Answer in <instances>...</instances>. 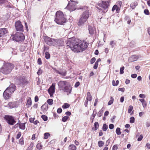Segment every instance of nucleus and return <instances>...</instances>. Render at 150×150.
Here are the masks:
<instances>
[{"label": "nucleus", "mask_w": 150, "mask_h": 150, "mask_svg": "<svg viewBox=\"0 0 150 150\" xmlns=\"http://www.w3.org/2000/svg\"><path fill=\"white\" fill-rule=\"evenodd\" d=\"M66 44L73 52H83L88 47L86 42L74 38L69 39Z\"/></svg>", "instance_id": "nucleus-1"}, {"label": "nucleus", "mask_w": 150, "mask_h": 150, "mask_svg": "<svg viewBox=\"0 0 150 150\" xmlns=\"http://www.w3.org/2000/svg\"><path fill=\"white\" fill-rule=\"evenodd\" d=\"M59 89L64 92L68 93L67 94H70L72 90V87L70 83L66 81H60L58 83Z\"/></svg>", "instance_id": "nucleus-2"}, {"label": "nucleus", "mask_w": 150, "mask_h": 150, "mask_svg": "<svg viewBox=\"0 0 150 150\" xmlns=\"http://www.w3.org/2000/svg\"><path fill=\"white\" fill-rule=\"evenodd\" d=\"M67 21L62 12L60 11H57L55 14V21L58 24L64 25Z\"/></svg>", "instance_id": "nucleus-3"}, {"label": "nucleus", "mask_w": 150, "mask_h": 150, "mask_svg": "<svg viewBox=\"0 0 150 150\" xmlns=\"http://www.w3.org/2000/svg\"><path fill=\"white\" fill-rule=\"evenodd\" d=\"M13 64L9 62H4L2 67L1 68L0 71L5 74L10 73L13 69Z\"/></svg>", "instance_id": "nucleus-4"}, {"label": "nucleus", "mask_w": 150, "mask_h": 150, "mask_svg": "<svg viewBox=\"0 0 150 150\" xmlns=\"http://www.w3.org/2000/svg\"><path fill=\"white\" fill-rule=\"evenodd\" d=\"M109 1H101L100 3H98V5L100 7H96L99 10V12L101 13L106 12L108 10Z\"/></svg>", "instance_id": "nucleus-5"}, {"label": "nucleus", "mask_w": 150, "mask_h": 150, "mask_svg": "<svg viewBox=\"0 0 150 150\" xmlns=\"http://www.w3.org/2000/svg\"><path fill=\"white\" fill-rule=\"evenodd\" d=\"M14 81L17 85L19 86L25 85L28 83L25 76H15Z\"/></svg>", "instance_id": "nucleus-6"}, {"label": "nucleus", "mask_w": 150, "mask_h": 150, "mask_svg": "<svg viewBox=\"0 0 150 150\" xmlns=\"http://www.w3.org/2000/svg\"><path fill=\"white\" fill-rule=\"evenodd\" d=\"M89 15V12L88 10H86L83 13L78 23V25L79 27L83 25L88 18Z\"/></svg>", "instance_id": "nucleus-7"}, {"label": "nucleus", "mask_w": 150, "mask_h": 150, "mask_svg": "<svg viewBox=\"0 0 150 150\" xmlns=\"http://www.w3.org/2000/svg\"><path fill=\"white\" fill-rule=\"evenodd\" d=\"M25 37L23 33L21 32H17L12 38L13 40L17 42L23 41L25 40Z\"/></svg>", "instance_id": "nucleus-8"}, {"label": "nucleus", "mask_w": 150, "mask_h": 150, "mask_svg": "<svg viewBox=\"0 0 150 150\" xmlns=\"http://www.w3.org/2000/svg\"><path fill=\"white\" fill-rule=\"evenodd\" d=\"M4 119L10 125H13L16 122V119L12 116L6 115Z\"/></svg>", "instance_id": "nucleus-9"}, {"label": "nucleus", "mask_w": 150, "mask_h": 150, "mask_svg": "<svg viewBox=\"0 0 150 150\" xmlns=\"http://www.w3.org/2000/svg\"><path fill=\"white\" fill-rule=\"evenodd\" d=\"M64 44V41L62 39H54L53 46L59 48L60 47L63 46Z\"/></svg>", "instance_id": "nucleus-10"}, {"label": "nucleus", "mask_w": 150, "mask_h": 150, "mask_svg": "<svg viewBox=\"0 0 150 150\" xmlns=\"http://www.w3.org/2000/svg\"><path fill=\"white\" fill-rule=\"evenodd\" d=\"M71 2H69L67 6L65 8H67L68 10L71 11H74L76 9V5L78 3L77 2H75L71 0Z\"/></svg>", "instance_id": "nucleus-11"}, {"label": "nucleus", "mask_w": 150, "mask_h": 150, "mask_svg": "<svg viewBox=\"0 0 150 150\" xmlns=\"http://www.w3.org/2000/svg\"><path fill=\"white\" fill-rule=\"evenodd\" d=\"M15 27L17 31H20L22 32L23 31V26L20 21L16 22Z\"/></svg>", "instance_id": "nucleus-12"}, {"label": "nucleus", "mask_w": 150, "mask_h": 150, "mask_svg": "<svg viewBox=\"0 0 150 150\" xmlns=\"http://www.w3.org/2000/svg\"><path fill=\"white\" fill-rule=\"evenodd\" d=\"M44 40L48 45L50 46H53L54 39L52 38L47 36L44 37Z\"/></svg>", "instance_id": "nucleus-13"}, {"label": "nucleus", "mask_w": 150, "mask_h": 150, "mask_svg": "<svg viewBox=\"0 0 150 150\" xmlns=\"http://www.w3.org/2000/svg\"><path fill=\"white\" fill-rule=\"evenodd\" d=\"M55 84L53 83L48 90V93L51 97L53 96V95L55 92Z\"/></svg>", "instance_id": "nucleus-14"}, {"label": "nucleus", "mask_w": 150, "mask_h": 150, "mask_svg": "<svg viewBox=\"0 0 150 150\" xmlns=\"http://www.w3.org/2000/svg\"><path fill=\"white\" fill-rule=\"evenodd\" d=\"M16 87L14 84L13 83H11L9 86H8L6 89L10 93L12 94L14 91L16 90Z\"/></svg>", "instance_id": "nucleus-15"}, {"label": "nucleus", "mask_w": 150, "mask_h": 150, "mask_svg": "<svg viewBox=\"0 0 150 150\" xmlns=\"http://www.w3.org/2000/svg\"><path fill=\"white\" fill-rule=\"evenodd\" d=\"M11 93H10V92L6 89L3 93V96L4 98L7 100L11 97Z\"/></svg>", "instance_id": "nucleus-16"}, {"label": "nucleus", "mask_w": 150, "mask_h": 150, "mask_svg": "<svg viewBox=\"0 0 150 150\" xmlns=\"http://www.w3.org/2000/svg\"><path fill=\"white\" fill-rule=\"evenodd\" d=\"M7 33V30L6 28H2L0 29V39H2L5 34Z\"/></svg>", "instance_id": "nucleus-17"}, {"label": "nucleus", "mask_w": 150, "mask_h": 150, "mask_svg": "<svg viewBox=\"0 0 150 150\" xmlns=\"http://www.w3.org/2000/svg\"><path fill=\"white\" fill-rule=\"evenodd\" d=\"M139 57L136 55H133L129 59V62H133L137 61Z\"/></svg>", "instance_id": "nucleus-18"}, {"label": "nucleus", "mask_w": 150, "mask_h": 150, "mask_svg": "<svg viewBox=\"0 0 150 150\" xmlns=\"http://www.w3.org/2000/svg\"><path fill=\"white\" fill-rule=\"evenodd\" d=\"M89 33L91 35H93L95 32V30L94 28H93L91 26H88Z\"/></svg>", "instance_id": "nucleus-19"}, {"label": "nucleus", "mask_w": 150, "mask_h": 150, "mask_svg": "<svg viewBox=\"0 0 150 150\" xmlns=\"http://www.w3.org/2000/svg\"><path fill=\"white\" fill-rule=\"evenodd\" d=\"M8 106L11 108H13L16 106V103L15 102H10L8 103Z\"/></svg>", "instance_id": "nucleus-20"}, {"label": "nucleus", "mask_w": 150, "mask_h": 150, "mask_svg": "<svg viewBox=\"0 0 150 150\" xmlns=\"http://www.w3.org/2000/svg\"><path fill=\"white\" fill-rule=\"evenodd\" d=\"M92 99V96L90 92H88L87 93L86 96V100L89 101H91Z\"/></svg>", "instance_id": "nucleus-21"}, {"label": "nucleus", "mask_w": 150, "mask_h": 150, "mask_svg": "<svg viewBox=\"0 0 150 150\" xmlns=\"http://www.w3.org/2000/svg\"><path fill=\"white\" fill-rule=\"evenodd\" d=\"M48 109L47 105L46 104H44L41 107V109L44 112L46 111Z\"/></svg>", "instance_id": "nucleus-22"}, {"label": "nucleus", "mask_w": 150, "mask_h": 150, "mask_svg": "<svg viewBox=\"0 0 150 150\" xmlns=\"http://www.w3.org/2000/svg\"><path fill=\"white\" fill-rule=\"evenodd\" d=\"M138 5V3L137 2H132L130 4V7L132 9H133Z\"/></svg>", "instance_id": "nucleus-23"}, {"label": "nucleus", "mask_w": 150, "mask_h": 150, "mask_svg": "<svg viewBox=\"0 0 150 150\" xmlns=\"http://www.w3.org/2000/svg\"><path fill=\"white\" fill-rule=\"evenodd\" d=\"M57 73L63 76H65L67 74V71L66 70L60 71H57Z\"/></svg>", "instance_id": "nucleus-24"}, {"label": "nucleus", "mask_w": 150, "mask_h": 150, "mask_svg": "<svg viewBox=\"0 0 150 150\" xmlns=\"http://www.w3.org/2000/svg\"><path fill=\"white\" fill-rule=\"evenodd\" d=\"M26 123H21L19 124V128L22 129L24 130L25 129V124Z\"/></svg>", "instance_id": "nucleus-25"}, {"label": "nucleus", "mask_w": 150, "mask_h": 150, "mask_svg": "<svg viewBox=\"0 0 150 150\" xmlns=\"http://www.w3.org/2000/svg\"><path fill=\"white\" fill-rule=\"evenodd\" d=\"M94 128H93L92 129L94 131L98 129L99 127V125L98 122H95L94 124Z\"/></svg>", "instance_id": "nucleus-26"}, {"label": "nucleus", "mask_w": 150, "mask_h": 150, "mask_svg": "<svg viewBox=\"0 0 150 150\" xmlns=\"http://www.w3.org/2000/svg\"><path fill=\"white\" fill-rule=\"evenodd\" d=\"M76 148L74 144L70 145L69 146V150H76Z\"/></svg>", "instance_id": "nucleus-27"}, {"label": "nucleus", "mask_w": 150, "mask_h": 150, "mask_svg": "<svg viewBox=\"0 0 150 150\" xmlns=\"http://www.w3.org/2000/svg\"><path fill=\"white\" fill-rule=\"evenodd\" d=\"M70 105L69 104L67 103H65L62 105V107L63 109H67L69 108Z\"/></svg>", "instance_id": "nucleus-28"}, {"label": "nucleus", "mask_w": 150, "mask_h": 150, "mask_svg": "<svg viewBox=\"0 0 150 150\" xmlns=\"http://www.w3.org/2000/svg\"><path fill=\"white\" fill-rule=\"evenodd\" d=\"M108 127L106 124H104L103 125L102 129L104 131H106L108 129Z\"/></svg>", "instance_id": "nucleus-29"}, {"label": "nucleus", "mask_w": 150, "mask_h": 150, "mask_svg": "<svg viewBox=\"0 0 150 150\" xmlns=\"http://www.w3.org/2000/svg\"><path fill=\"white\" fill-rule=\"evenodd\" d=\"M120 128L119 127L117 128L116 130V132L117 135H119L121 134V132L120 131Z\"/></svg>", "instance_id": "nucleus-30"}, {"label": "nucleus", "mask_w": 150, "mask_h": 150, "mask_svg": "<svg viewBox=\"0 0 150 150\" xmlns=\"http://www.w3.org/2000/svg\"><path fill=\"white\" fill-rule=\"evenodd\" d=\"M104 144V142L102 141H99L98 142V146L100 147L103 146Z\"/></svg>", "instance_id": "nucleus-31"}, {"label": "nucleus", "mask_w": 150, "mask_h": 150, "mask_svg": "<svg viewBox=\"0 0 150 150\" xmlns=\"http://www.w3.org/2000/svg\"><path fill=\"white\" fill-rule=\"evenodd\" d=\"M34 145L33 143L31 142L30 144V146L28 147V149L26 150H32L33 149V147Z\"/></svg>", "instance_id": "nucleus-32"}, {"label": "nucleus", "mask_w": 150, "mask_h": 150, "mask_svg": "<svg viewBox=\"0 0 150 150\" xmlns=\"http://www.w3.org/2000/svg\"><path fill=\"white\" fill-rule=\"evenodd\" d=\"M119 82L118 80H117L116 82L114 80H113L112 81V85L114 86H117Z\"/></svg>", "instance_id": "nucleus-33"}, {"label": "nucleus", "mask_w": 150, "mask_h": 150, "mask_svg": "<svg viewBox=\"0 0 150 150\" xmlns=\"http://www.w3.org/2000/svg\"><path fill=\"white\" fill-rule=\"evenodd\" d=\"M110 100L108 102V105H110L113 103L114 101V99L112 97H110Z\"/></svg>", "instance_id": "nucleus-34"}, {"label": "nucleus", "mask_w": 150, "mask_h": 150, "mask_svg": "<svg viewBox=\"0 0 150 150\" xmlns=\"http://www.w3.org/2000/svg\"><path fill=\"white\" fill-rule=\"evenodd\" d=\"M50 135V134L49 133L46 132L44 134V138L45 139H47Z\"/></svg>", "instance_id": "nucleus-35"}, {"label": "nucleus", "mask_w": 150, "mask_h": 150, "mask_svg": "<svg viewBox=\"0 0 150 150\" xmlns=\"http://www.w3.org/2000/svg\"><path fill=\"white\" fill-rule=\"evenodd\" d=\"M45 57L47 59H48L50 58V54H49V53L48 52H45Z\"/></svg>", "instance_id": "nucleus-36"}, {"label": "nucleus", "mask_w": 150, "mask_h": 150, "mask_svg": "<svg viewBox=\"0 0 150 150\" xmlns=\"http://www.w3.org/2000/svg\"><path fill=\"white\" fill-rule=\"evenodd\" d=\"M103 111V110L102 109H101L98 112L97 115V116L99 117H101L102 115Z\"/></svg>", "instance_id": "nucleus-37"}, {"label": "nucleus", "mask_w": 150, "mask_h": 150, "mask_svg": "<svg viewBox=\"0 0 150 150\" xmlns=\"http://www.w3.org/2000/svg\"><path fill=\"white\" fill-rule=\"evenodd\" d=\"M69 117L68 116H65L62 117V121L64 122H66L68 119Z\"/></svg>", "instance_id": "nucleus-38"}, {"label": "nucleus", "mask_w": 150, "mask_h": 150, "mask_svg": "<svg viewBox=\"0 0 150 150\" xmlns=\"http://www.w3.org/2000/svg\"><path fill=\"white\" fill-rule=\"evenodd\" d=\"M47 102L49 105H52L53 104V100L52 99H48Z\"/></svg>", "instance_id": "nucleus-39"}, {"label": "nucleus", "mask_w": 150, "mask_h": 150, "mask_svg": "<svg viewBox=\"0 0 150 150\" xmlns=\"http://www.w3.org/2000/svg\"><path fill=\"white\" fill-rule=\"evenodd\" d=\"M36 147L37 149L40 150L42 149V146L41 144L38 143L37 144Z\"/></svg>", "instance_id": "nucleus-40"}, {"label": "nucleus", "mask_w": 150, "mask_h": 150, "mask_svg": "<svg viewBox=\"0 0 150 150\" xmlns=\"http://www.w3.org/2000/svg\"><path fill=\"white\" fill-rule=\"evenodd\" d=\"M41 117L44 121H46L47 120V117L45 115H42Z\"/></svg>", "instance_id": "nucleus-41"}, {"label": "nucleus", "mask_w": 150, "mask_h": 150, "mask_svg": "<svg viewBox=\"0 0 150 150\" xmlns=\"http://www.w3.org/2000/svg\"><path fill=\"white\" fill-rule=\"evenodd\" d=\"M32 104V101L30 98L28 99L26 105H31Z\"/></svg>", "instance_id": "nucleus-42"}, {"label": "nucleus", "mask_w": 150, "mask_h": 150, "mask_svg": "<svg viewBox=\"0 0 150 150\" xmlns=\"http://www.w3.org/2000/svg\"><path fill=\"white\" fill-rule=\"evenodd\" d=\"M124 69L125 67L124 66H123L120 68V74H122L124 73Z\"/></svg>", "instance_id": "nucleus-43"}, {"label": "nucleus", "mask_w": 150, "mask_h": 150, "mask_svg": "<svg viewBox=\"0 0 150 150\" xmlns=\"http://www.w3.org/2000/svg\"><path fill=\"white\" fill-rule=\"evenodd\" d=\"M96 113H97V112H96V110L94 109L93 110V113L92 115V116L93 117V118L92 122H93V119H94L95 117V116L96 114Z\"/></svg>", "instance_id": "nucleus-44"}, {"label": "nucleus", "mask_w": 150, "mask_h": 150, "mask_svg": "<svg viewBox=\"0 0 150 150\" xmlns=\"http://www.w3.org/2000/svg\"><path fill=\"white\" fill-rule=\"evenodd\" d=\"M130 122L131 123H133L134 122L135 118L134 117H132L130 118Z\"/></svg>", "instance_id": "nucleus-45"}, {"label": "nucleus", "mask_w": 150, "mask_h": 150, "mask_svg": "<svg viewBox=\"0 0 150 150\" xmlns=\"http://www.w3.org/2000/svg\"><path fill=\"white\" fill-rule=\"evenodd\" d=\"M19 143L21 144V145H23L24 144V141L23 138L21 137L19 140Z\"/></svg>", "instance_id": "nucleus-46"}, {"label": "nucleus", "mask_w": 150, "mask_h": 150, "mask_svg": "<svg viewBox=\"0 0 150 150\" xmlns=\"http://www.w3.org/2000/svg\"><path fill=\"white\" fill-rule=\"evenodd\" d=\"M133 107L131 105L129 106V108L128 109V112L129 113H130L131 112V111H132V110H133Z\"/></svg>", "instance_id": "nucleus-47"}, {"label": "nucleus", "mask_w": 150, "mask_h": 150, "mask_svg": "<svg viewBox=\"0 0 150 150\" xmlns=\"http://www.w3.org/2000/svg\"><path fill=\"white\" fill-rule=\"evenodd\" d=\"M146 127H149L150 126V120H148L146 122Z\"/></svg>", "instance_id": "nucleus-48"}, {"label": "nucleus", "mask_w": 150, "mask_h": 150, "mask_svg": "<svg viewBox=\"0 0 150 150\" xmlns=\"http://www.w3.org/2000/svg\"><path fill=\"white\" fill-rule=\"evenodd\" d=\"M96 59L95 57L92 58L91 60L90 63L91 64H93L95 61Z\"/></svg>", "instance_id": "nucleus-49"}, {"label": "nucleus", "mask_w": 150, "mask_h": 150, "mask_svg": "<svg viewBox=\"0 0 150 150\" xmlns=\"http://www.w3.org/2000/svg\"><path fill=\"white\" fill-rule=\"evenodd\" d=\"M143 138V135H142V134H141L139 137H138V138L137 139V141H141V140H142V139Z\"/></svg>", "instance_id": "nucleus-50"}, {"label": "nucleus", "mask_w": 150, "mask_h": 150, "mask_svg": "<svg viewBox=\"0 0 150 150\" xmlns=\"http://www.w3.org/2000/svg\"><path fill=\"white\" fill-rule=\"evenodd\" d=\"M38 63L39 65H41L42 64V62L41 59L39 58L38 59Z\"/></svg>", "instance_id": "nucleus-51"}, {"label": "nucleus", "mask_w": 150, "mask_h": 150, "mask_svg": "<svg viewBox=\"0 0 150 150\" xmlns=\"http://www.w3.org/2000/svg\"><path fill=\"white\" fill-rule=\"evenodd\" d=\"M80 84V82L79 81H77L75 83L74 85V87L76 88H77L79 86Z\"/></svg>", "instance_id": "nucleus-52"}, {"label": "nucleus", "mask_w": 150, "mask_h": 150, "mask_svg": "<svg viewBox=\"0 0 150 150\" xmlns=\"http://www.w3.org/2000/svg\"><path fill=\"white\" fill-rule=\"evenodd\" d=\"M144 13L146 15H149V11L148 9H145L144 11Z\"/></svg>", "instance_id": "nucleus-53"}, {"label": "nucleus", "mask_w": 150, "mask_h": 150, "mask_svg": "<svg viewBox=\"0 0 150 150\" xmlns=\"http://www.w3.org/2000/svg\"><path fill=\"white\" fill-rule=\"evenodd\" d=\"M62 112V110L61 108H58L57 110V112L59 114H60Z\"/></svg>", "instance_id": "nucleus-54"}, {"label": "nucleus", "mask_w": 150, "mask_h": 150, "mask_svg": "<svg viewBox=\"0 0 150 150\" xmlns=\"http://www.w3.org/2000/svg\"><path fill=\"white\" fill-rule=\"evenodd\" d=\"M114 125L113 124H111L109 125V128L110 129H113Z\"/></svg>", "instance_id": "nucleus-55"}, {"label": "nucleus", "mask_w": 150, "mask_h": 150, "mask_svg": "<svg viewBox=\"0 0 150 150\" xmlns=\"http://www.w3.org/2000/svg\"><path fill=\"white\" fill-rule=\"evenodd\" d=\"M98 66V63H97L95 62V64L94 65L93 68L94 69H97Z\"/></svg>", "instance_id": "nucleus-56"}, {"label": "nucleus", "mask_w": 150, "mask_h": 150, "mask_svg": "<svg viewBox=\"0 0 150 150\" xmlns=\"http://www.w3.org/2000/svg\"><path fill=\"white\" fill-rule=\"evenodd\" d=\"M49 47L47 46H44V49L43 50V52H44L45 51L48 50Z\"/></svg>", "instance_id": "nucleus-57"}, {"label": "nucleus", "mask_w": 150, "mask_h": 150, "mask_svg": "<svg viewBox=\"0 0 150 150\" xmlns=\"http://www.w3.org/2000/svg\"><path fill=\"white\" fill-rule=\"evenodd\" d=\"M21 132H19L18 134L16 136V139H18L20 138V137L21 136Z\"/></svg>", "instance_id": "nucleus-58"}, {"label": "nucleus", "mask_w": 150, "mask_h": 150, "mask_svg": "<svg viewBox=\"0 0 150 150\" xmlns=\"http://www.w3.org/2000/svg\"><path fill=\"white\" fill-rule=\"evenodd\" d=\"M118 90L124 92L125 91V88H118Z\"/></svg>", "instance_id": "nucleus-59"}, {"label": "nucleus", "mask_w": 150, "mask_h": 150, "mask_svg": "<svg viewBox=\"0 0 150 150\" xmlns=\"http://www.w3.org/2000/svg\"><path fill=\"white\" fill-rule=\"evenodd\" d=\"M137 76V74H132L131 75V77L133 78H135Z\"/></svg>", "instance_id": "nucleus-60"}, {"label": "nucleus", "mask_w": 150, "mask_h": 150, "mask_svg": "<svg viewBox=\"0 0 150 150\" xmlns=\"http://www.w3.org/2000/svg\"><path fill=\"white\" fill-rule=\"evenodd\" d=\"M117 8V5H114L112 8V11H113L115 9Z\"/></svg>", "instance_id": "nucleus-61"}, {"label": "nucleus", "mask_w": 150, "mask_h": 150, "mask_svg": "<svg viewBox=\"0 0 150 150\" xmlns=\"http://www.w3.org/2000/svg\"><path fill=\"white\" fill-rule=\"evenodd\" d=\"M118 148L117 146L116 145H114L112 148V150H116Z\"/></svg>", "instance_id": "nucleus-62"}, {"label": "nucleus", "mask_w": 150, "mask_h": 150, "mask_svg": "<svg viewBox=\"0 0 150 150\" xmlns=\"http://www.w3.org/2000/svg\"><path fill=\"white\" fill-rule=\"evenodd\" d=\"M114 42L112 41L110 42V44L111 45L112 48H113L114 47Z\"/></svg>", "instance_id": "nucleus-63"}, {"label": "nucleus", "mask_w": 150, "mask_h": 150, "mask_svg": "<svg viewBox=\"0 0 150 150\" xmlns=\"http://www.w3.org/2000/svg\"><path fill=\"white\" fill-rule=\"evenodd\" d=\"M35 120L34 118H30L29 119V121L31 123H32L34 121V120Z\"/></svg>", "instance_id": "nucleus-64"}]
</instances>
